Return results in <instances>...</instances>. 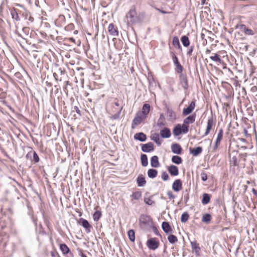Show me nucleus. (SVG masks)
<instances>
[{"label":"nucleus","mask_w":257,"mask_h":257,"mask_svg":"<svg viewBox=\"0 0 257 257\" xmlns=\"http://www.w3.org/2000/svg\"><path fill=\"white\" fill-rule=\"evenodd\" d=\"M157 11H158L159 12H160V13H162V14H167L168 12L164 11V10H161L160 9H156Z\"/></svg>","instance_id":"nucleus-62"},{"label":"nucleus","mask_w":257,"mask_h":257,"mask_svg":"<svg viewBox=\"0 0 257 257\" xmlns=\"http://www.w3.org/2000/svg\"><path fill=\"white\" fill-rule=\"evenodd\" d=\"M79 255H80L81 257H87L86 254L82 252V250H80Z\"/></svg>","instance_id":"nucleus-61"},{"label":"nucleus","mask_w":257,"mask_h":257,"mask_svg":"<svg viewBox=\"0 0 257 257\" xmlns=\"http://www.w3.org/2000/svg\"><path fill=\"white\" fill-rule=\"evenodd\" d=\"M153 232H154V233L156 235L161 236V235L159 233V232L158 229L157 228V227H156L155 226H153Z\"/></svg>","instance_id":"nucleus-57"},{"label":"nucleus","mask_w":257,"mask_h":257,"mask_svg":"<svg viewBox=\"0 0 257 257\" xmlns=\"http://www.w3.org/2000/svg\"><path fill=\"white\" fill-rule=\"evenodd\" d=\"M172 189L175 192H179L182 189V183L180 179H176L172 184Z\"/></svg>","instance_id":"nucleus-12"},{"label":"nucleus","mask_w":257,"mask_h":257,"mask_svg":"<svg viewBox=\"0 0 257 257\" xmlns=\"http://www.w3.org/2000/svg\"><path fill=\"white\" fill-rule=\"evenodd\" d=\"M60 249L64 255H66L70 252L69 248L65 243H62L60 245Z\"/></svg>","instance_id":"nucleus-28"},{"label":"nucleus","mask_w":257,"mask_h":257,"mask_svg":"<svg viewBox=\"0 0 257 257\" xmlns=\"http://www.w3.org/2000/svg\"><path fill=\"white\" fill-rule=\"evenodd\" d=\"M139 222L141 225L143 224L145 226H150L153 224L152 218L147 215L142 214L139 218Z\"/></svg>","instance_id":"nucleus-4"},{"label":"nucleus","mask_w":257,"mask_h":257,"mask_svg":"<svg viewBox=\"0 0 257 257\" xmlns=\"http://www.w3.org/2000/svg\"><path fill=\"white\" fill-rule=\"evenodd\" d=\"M201 177L202 181H205L207 179V175L206 173L202 172L201 173Z\"/></svg>","instance_id":"nucleus-53"},{"label":"nucleus","mask_w":257,"mask_h":257,"mask_svg":"<svg viewBox=\"0 0 257 257\" xmlns=\"http://www.w3.org/2000/svg\"><path fill=\"white\" fill-rule=\"evenodd\" d=\"M189 218V214L187 212H184L181 216V221L182 222H186Z\"/></svg>","instance_id":"nucleus-41"},{"label":"nucleus","mask_w":257,"mask_h":257,"mask_svg":"<svg viewBox=\"0 0 257 257\" xmlns=\"http://www.w3.org/2000/svg\"><path fill=\"white\" fill-rule=\"evenodd\" d=\"M147 247L151 250H155L158 248L159 242L156 240V238H151L147 242Z\"/></svg>","instance_id":"nucleus-5"},{"label":"nucleus","mask_w":257,"mask_h":257,"mask_svg":"<svg viewBox=\"0 0 257 257\" xmlns=\"http://www.w3.org/2000/svg\"><path fill=\"white\" fill-rule=\"evenodd\" d=\"M220 143H217L216 142H215V144L213 147V150L214 151H216V149H217L218 147L219 146V145H220Z\"/></svg>","instance_id":"nucleus-59"},{"label":"nucleus","mask_w":257,"mask_h":257,"mask_svg":"<svg viewBox=\"0 0 257 257\" xmlns=\"http://www.w3.org/2000/svg\"><path fill=\"white\" fill-rule=\"evenodd\" d=\"M170 199H174L175 198V196L173 195V193L171 191H169L167 193Z\"/></svg>","instance_id":"nucleus-54"},{"label":"nucleus","mask_w":257,"mask_h":257,"mask_svg":"<svg viewBox=\"0 0 257 257\" xmlns=\"http://www.w3.org/2000/svg\"><path fill=\"white\" fill-rule=\"evenodd\" d=\"M50 253L52 257H60L56 251H51Z\"/></svg>","instance_id":"nucleus-55"},{"label":"nucleus","mask_w":257,"mask_h":257,"mask_svg":"<svg viewBox=\"0 0 257 257\" xmlns=\"http://www.w3.org/2000/svg\"><path fill=\"white\" fill-rule=\"evenodd\" d=\"M141 160L142 166L146 167L148 164L147 156L146 154H142L141 156Z\"/></svg>","instance_id":"nucleus-35"},{"label":"nucleus","mask_w":257,"mask_h":257,"mask_svg":"<svg viewBox=\"0 0 257 257\" xmlns=\"http://www.w3.org/2000/svg\"><path fill=\"white\" fill-rule=\"evenodd\" d=\"M127 235L130 240L131 241H134L135 240V233L133 229H130L127 232Z\"/></svg>","instance_id":"nucleus-38"},{"label":"nucleus","mask_w":257,"mask_h":257,"mask_svg":"<svg viewBox=\"0 0 257 257\" xmlns=\"http://www.w3.org/2000/svg\"><path fill=\"white\" fill-rule=\"evenodd\" d=\"M74 110H75L78 114H81V111L79 109L78 107L77 106H74Z\"/></svg>","instance_id":"nucleus-58"},{"label":"nucleus","mask_w":257,"mask_h":257,"mask_svg":"<svg viewBox=\"0 0 257 257\" xmlns=\"http://www.w3.org/2000/svg\"><path fill=\"white\" fill-rule=\"evenodd\" d=\"M171 160L173 163L176 164H180L182 162V159L181 157L178 156H173L172 157Z\"/></svg>","instance_id":"nucleus-36"},{"label":"nucleus","mask_w":257,"mask_h":257,"mask_svg":"<svg viewBox=\"0 0 257 257\" xmlns=\"http://www.w3.org/2000/svg\"><path fill=\"white\" fill-rule=\"evenodd\" d=\"M137 183L139 187H143L146 185V181L143 175L140 174L138 176L137 179Z\"/></svg>","instance_id":"nucleus-19"},{"label":"nucleus","mask_w":257,"mask_h":257,"mask_svg":"<svg viewBox=\"0 0 257 257\" xmlns=\"http://www.w3.org/2000/svg\"><path fill=\"white\" fill-rule=\"evenodd\" d=\"M210 200V196L208 194L204 193L203 194V198L201 201L203 205H206L209 203Z\"/></svg>","instance_id":"nucleus-31"},{"label":"nucleus","mask_w":257,"mask_h":257,"mask_svg":"<svg viewBox=\"0 0 257 257\" xmlns=\"http://www.w3.org/2000/svg\"><path fill=\"white\" fill-rule=\"evenodd\" d=\"M172 44L176 48H178L179 49H180V50L182 49V47H181V46L180 45L179 39H178V38L177 37H174L173 38Z\"/></svg>","instance_id":"nucleus-33"},{"label":"nucleus","mask_w":257,"mask_h":257,"mask_svg":"<svg viewBox=\"0 0 257 257\" xmlns=\"http://www.w3.org/2000/svg\"><path fill=\"white\" fill-rule=\"evenodd\" d=\"M151 165L154 168H158L160 166L159 159L157 156H154L151 158Z\"/></svg>","instance_id":"nucleus-24"},{"label":"nucleus","mask_w":257,"mask_h":257,"mask_svg":"<svg viewBox=\"0 0 257 257\" xmlns=\"http://www.w3.org/2000/svg\"><path fill=\"white\" fill-rule=\"evenodd\" d=\"M190 244L192 251L195 252L196 255H200L201 249L199 243L196 240H194L190 241Z\"/></svg>","instance_id":"nucleus-10"},{"label":"nucleus","mask_w":257,"mask_h":257,"mask_svg":"<svg viewBox=\"0 0 257 257\" xmlns=\"http://www.w3.org/2000/svg\"><path fill=\"white\" fill-rule=\"evenodd\" d=\"M230 163L233 166H236L238 165L237 159L236 156H233L230 158Z\"/></svg>","instance_id":"nucleus-48"},{"label":"nucleus","mask_w":257,"mask_h":257,"mask_svg":"<svg viewBox=\"0 0 257 257\" xmlns=\"http://www.w3.org/2000/svg\"><path fill=\"white\" fill-rule=\"evenodd\" d=\"M122 109V106H120L118 110H117V112L116 114L112 115L111 116V118L113 119H116L118 118L120 116V114Z\"/></svg>","instance_id":"nucleus-44"},{"label":"nucleus","mask_w":257,"mask_h":257,"mask_svg":"<svg viewBox=\"0 0 257 257\" xmlns=\"http://www.w3.org/2000/svg\"><path fill=\"white\" fill-rule=\"evenodd\" d=\"M11 13L12 18L14 20H15L17 21H20L19 15L15 10H12Z\"/></svg>","instance_id":"nucleus-43"},{"label":"nucleus","mask_w":257,"mask_h":257,"mask_svg":"<svg viewBox=\"0 0 257 257\" xmlns=\"http://www.w3.org/2000/svg\"><path fill=\"white\" fill-rule=\"evenodd\" d=\"M144 202L149 205H152L155 203V201L152 200L151 198H145Z\"/></svg>","instance_id":"nucleus-46"},{"label":"nucleus","mask_w":257,"mask_h":257,"mask_svg":"<svg viewBox=\"0 0 257 257\" xmlns=\"http://www.w3.org/2000/svg\"><path fill=\"white\" fill-rule=\"evenodd\" d=\"M213 55L210 57V59L216 63L221 64L223 63V60L221 59L220 55L217 53L213 54Z\"/></svg>","instance_id":"nucleus-27"},{"label":"nucleus","mask_w":257,"mask_h":257,"mask_svg":"<svg viewBox=\"0 0 257 257\" xmlns=\"http://www.w3.org/2000/svg\"><path fill=\"white\" fill-rule=\"evenodd\" d=\"M239 29L245 33V35H253L254 34L252 30L247 28L245 25L241 24L239 25Z\"/></svg>","instance_id":"nucleus-20"},{"label":"nucleus","mask_w":257,"mask_h":257,"mask_svg":"<svg viewBox=\"0 0 257 257\" xmlns=\"http://www.w3.org/2000/svg\"><path fill=\"white\" fill-rule=\"evenodd\" d=\"M214 124V122L213 116L209 117L207 120L206 129L204 136H206L210 133V132Z\"/></svg>","instance_id":"nucleus-8"},{"label":"nucleus","mask_w":257,"mask_h":257,"mask_svg":"<svg viewBox=\"0 0 257 257\" xmlns=\"http://www.w3.org/2000/svg\"><path fill=\"white\" fill-rule=\"evenodd\" d=\"M168 113H169V115L171 117H174L175 116V114L174 112L172 110H170L168 111Z\"/></svg>","instance_id":"nucleus-60"},{"label":"nucleus","mask_w":257,"mask_h":257,"mask_svg":"<svg viewBox=\"0 0 257 257\" xmlns=\"http://www.w3.org/2000/svg\"><path fill=\"white\" fill-rule=\"evenodd\" d=\"M142 196V193L140 191H137L136 192H133V194L131 195V197L132 198L131 202L133 203H135V202H134V200H139L141 198Z\"/></svg>","instance_id":"nucleus-21"},{"label":"nucleus","mask_w":257,"mask_h":257,"mask_svg":"<svg viewBox=\"0 0 257 257\" xmlns=\"http://www.w3.org/2000/svg\"><path fill=\"white\" fill-rule=\"evenodd\" d=\"M175 66H176V72L180 74L182 73V71H183V69L182 66L179 63L177 65H175Z\"/></svg>","instance_id":"nucleus-47"},{"label":"nucleus","mask_w":257,"mask_h":257,"mask_svg":"<svg viewBox=\"0 0 257 257\" xmlns=\"http://www.w3.org/2000/svg\"><path fill=\"white\" fill-rule=\"evenodd\" d=\"M223 131L222 128L219 129L218 133L217 134V138L216 139L215 142L217 143H220L221 140L223 137Z\"/></svg>","instance_id":"nucleus-39"},{"label":"nucleus","mask_w":257,"mask_h":257,"mask_svg":"<svg viewBox=\"0 0 257 257\" xmlns=\"http://www.w3.org/2000/svg\"><path fill=\"white\" fill-rule=\"evenodd\" d=\"M195 107V102L194 101H192L187 108H184L183 109V115L184 116H186L190 114L194 109Z\"/></svg>","instance_id":"nucleus-11"},{"label":"nucleus","mask_w":257,"mask_h":257,"mask_svg":"<svg viewBox=\"0 0 257 257\" xmlns=\"http://www.w3.org/2000/svg\"><path fill=\"white\" fill-rule=\"evenodd\" d=\"M161 178L164 181H167L169 179V176L166 172L164 171L162 173Z\"/></svg>","instance_id":"nucleus-49"},{"label":"nucleus","mask_w":257,"mask_h":257,"mask_svg":"<svg viewBox=\"0 0 257 257\" xmlns=\"http://www.w3.org/2000/svg\"><path fill=\"white\" fill-rule=\"evenodd\" d=\"M158 174V171L154 169H150L148 171V177L150 178H155Z\"/></svg>","instance_id":"nucleus-30"},{"label":"nucleus","mask_w":257,"mask_h":257,"mask_svg":"<svg viewBox=\"0 0 257 257\" xmlns=\"http://www.w3.org/2000/svg\"><path fill=\"white\" fill-rule=\"evenodd\" d=\"M101 216V213L99 211H96L94 212L93 215V219L94 221H98Z\"/></svg>","instance_id":"nucleus-42"},{"label":"nucleus","mask_w":257,"mask_h":257,"mask_svg":"<svg viewBox=\"0 0 257 257\" xmlns=\"http://www.w3.org/2000/svg\"><path fill=\"white\" fill-rule=\"evenodd\" d=\"M32 154L33 155V160H32V161L34 162L35 163L39 162L40 159L38 154L35 151H30L27 154L26 157L28 158L29 156H31Z\"/></svg>","instance_id":"nucleus-25"},{"label":"nucleus","mask_w":257,"mask_h":257,"mask_svg":"<svg viewBox=\"0 0 257 257\" xmlns=\"http://www.w3.org/2000/svg\"><path fill=\"white\" fill-rule=\"evenodd\" d=\"M108 31L110 35L112 36H117L118 35V32L116 28L114 27L113 24H110L108 27Z\"/></svg>","instance_id":"nucleus-15"},{"label":"nucleus","mask_w":257,"mask_h":257,"mask_svg":"<svg viewBox=\"0 0 257 257\" xmlns=\"http://www.w3.org/2000/svg\"><path fill=\"white\" fill-rule=\"evenodd\" d=\"M211 219V216L210 214L206 213L204 214L202 218V221L206 224H208Z\"/></svg>","instance_id":"nucleus-34"},{"label":"nucleus","mask_w":257,"mask_h":257,"mask_svg":"<svg viewBox=\"0 0 257 257\" xmlns=\"http://www.w3.org/2000/svg\"><path fill=\"white\" fill-rule=\"evenodd\" d=\"M141 149L143 152L149 153L154 151V145L152 142H149L145 144H141Z\"/></svg>","instance_id":"nucleus-9"},{"label":"nucleus","mask_w":257,"mask_h":257,"mask_svg":"<svg viewBox=\"0 0 257 257\" xmlns=\"http://www.w3.org/2000/svg\"><path fill=\"white\" fill-rule=\"evenodd\" d=\"M172 152L176 154L180 155L182 153V149L178 144H173L171 145Z\"/></svg>","instance_id":"nucleus-13"},{"label":"nucleus","mask_w":257,"mask_h":257,"mask_svg":"<svg viewBox=\"0 0 257 257\" xmlns=\"http://www.w3.org/2000/svg\"><path fill=\"white\" fill-rule=\"evenodd\" d=\"M171 56L172 57L173 63L175 65H176L180 63L177 57L175 55V54L174 53H171Z\"/></svg>","instance_id":"nucleus-45"},{"label":"nucleus","mask_w":257,"mask_h":257,"mask_svg":"<svg viewBox=\"0 0 257 257\" xmlns=\"http://www.w3.org/2000/svg\"><path fill=\"white\" fill-rule=\"evenodd\" d=\"M181 41L183 45L185 47H188L190 45V41L189 38L186 36H183L181 38Z\"/></svg>","instance_id":"nucleus-32"},{"label":"nucleus","mask_w":257,"mask_h":257,"mask_svg":"<svg viewBox=\"0 0 257 257\" xmlns=\"http://www.w3.org/2000/svg\"><path fill=\"white\" fill-rule=\"evenodd\" d=\"M79 222L81 224V225L84 228H85L87 232H89L90 231V228L91 226L87 220L81 218L79 219Z\"/></svg>","instance_id":"nucleus-14"},{"label":"nucleus","mask_w":257,"mask_h":257,"mask_svg":"<svg viewBox=\"0 0 257 257\" xmlns=\"http://www.w3.org/2000/svg\"><path fill=\"white\" fill-rule=\"evenodd\" d=\"M151 140L154 141L159 146L162 144V140L160 138L159 135L157 133H154L151 136Z\"/></svg>","instance_id":"nucleus-26"},{"label":"nucleus","mask_w":257,"mask_h":257,"mask_svg":"<svg viewBox=\"0 0 257 257\" xmlns=\"http://www.w3.org/2000/svg\"><path fill=\"white\" fill-rule=\"evenodd\" d=\"M194 46H191L188 50L187 52V55L190 56L192 55V52L193 51Z\"/></svg>","instance_id":"nucleus-52"},{"label":"nucleus","mask_w":257,"mask_h":257,"mask_svg":"<svg viewBox=\"0 0 257 257\" xmlns=\"http://www.w3.org/2000/svg\"><path fill=\"white\" fill-rule=\"evenodd\" d=\"M162 227L164 231L166 233H171L172 232L171 227L168 222H163Z\"/></svg>","instance_id":"nucleus-18"},{"label":"nucleus","mask_w":257,"mask_h":257,"mask_svg":"<svg viewBox=\"0 0 257 257\" xmlns=\"http://www.w3.org/2000/svg\"><path fill=\"white\" fill-rule=\"evenodd\" d=\"M164 117L163 114H161L160 116V118L158 120V122H157V125L159 127H161L165 125V124L164 123Z\"/></svg>","instance_id":"nucleus-40"},{"label":"nucleus","mask_w":257,"mask_h":257,"mask_svg":"<svg viewBox=\"0 0 257 257\" xmlns=\"http://www.w3.org/2000/svg\"><path fill=\"white\" fill-rule=\"evenodd\" d=\"M66 255H67V257H73V253L70 251L68 254H67Z\"/></svg>","instance_id":"nucleus-64"},{"label":"nucleus","mask_w":257,"mask_h":257,"mask_svg":"<svg viewBox=\"0 0 257 257\" xmlns=\"http://www.w3.org/2000/svg\"><path fill=\"white\" fill-rule=\"evenodd\" d=\"M122 42L120 40H118V42L114 43V46L116 49L120 50L122 48Z\"/></svg>","instance_id":"nucleus-50"},{"label":"nucleus","mask_w":257,"mask_h":257,"mask_svg":"<svg viewBox=\"0 0 257 257\" xmlns=\"http://www.w3.org/2000/svg\"><path fill=\"white\" fill-rule=\"evenodd\" d=\"M179 82L182 85V87L186 90L188 88L189 85L188 82V79L186 74L181 73L179 75Z\"/></svg>","instance_id":"nucleus-6"},{"label":"nucleus","mask_w":257,"mask_h":257,"mask_svg":"<svg viewBox=\"0 0 257 257\" xmlns=\"http://www.w3.org/2000/svg\"><path fill=\"white\" fill-rule=\"evenodd\" d=\"M252 192L254 195H257V190H255L254 188L252 189Z\"/></svg>","instance_id":"nucleus-63"},{"label":"nucleus","mask_w":257,"mask_h":257,"mask_svg":"<svg viewBox=\"0 0 257 257\" xmlns=\"http://www.w3.org/2000/svg\"><path fill=\"white\" fill-rule=\"evenodd\" d=\"M168 240L171 244H174L178 241L177 237L173 234L169 235L168 236Z\"/></svg>","instance_id":"nucleus-37"},{"label":"nucleus","mask_w":257,"mask_h":257,"mask_svg":"<svg viewBox=\"0 0 257 257\" xmlns=\"http://www.w3.org/2000/svg\"><path fill=\"white\" fill-rule=\"evenodd\" d=\"M134 137L135 140H138L142 142H145L147 140V136L143 133H136Z\"/></svg>","instance_id":"nucleus-17"},{"label":"nucleus","mask_w":257,"mask_h":257,"mask_svg":"<svg viewBox=\"0 0 257 257\" xmlns=\"http://www.w3.org/2000/svg\"><path fill=\"white\" fill-rule=\"evenodd\" d=\"M56 71V73L58 74V75H63L65 74L64 69H62L61 68H58V69Z\"/></svg>","instance_id":"nucleus-51"},{"label":"nucleus","mask_w":257,"mask_h":257,"mask_svg":"<svg viewBox=\"0 0 257 257\" xmlns=\"http://www.w3.org/2000/svg\"><path fill=\"white\" fill-rule=\"evenodd\" d=\"M150 110V105L148 103H145L144 104L142 107V111H139V112L144 114L145 116L147 117L148 113H149Z\"/></svg>","instance_id":"nucleus-23"},{"label":"nucleus","mask_w":257,"mask_h":257,"mask_svg":"<svg viewBox=\"0 0 257 257\" xmlns=\"http://www.w3.org/2000/svg\"><path fill=\"white\" fill-rule=\"evenodd\" d=\"M168 172L172 176H177L179 174V170L177 166L171 165L168 168Z\"/></svg>","instance_id":"nucleus-22"},{"label":"nucleus","mask_w":257,"mask_h":257,"mask_svg":"<svg viewBox=\"0 0 257 257\" xmlns=\"http://www.w3.org/2000/svg\"><path fill=\"white\" fill-rule=\"evenodd\" d=\"M147 117L145 116L144 114H142L139 111L137 112L136 114L135 117L133 120L132 123V128H135L137 126L140 124L142 122H143Z\"/></svg>","instance_id":"nucleus-2"},{"label":"nucleus","mask_w":257,"mask_h":257,"mask_svg":"<svg viewBox=\"0 0 257 257\" xmlns=\"http://www.w3.org/2000/svg\"><path fill=\"white\" fill-rule=\"evenodd\" d=\"M202 152V148L201 147H198L195 148H194L193 150H192L190 152L191 154L193 156H197L200 154H201Z\"/></svg>","instance_id":"nucleus-29"},{"label":"nucleus","mask_w":257,"mask_h":257,"mask_svg":"<svg viewBox=\"0 0 257 257\" xmlns=\"http://www.w3.org/2000/svg\"><path fill=\"white\" fill-rule=\"evenodd\" d=\"M53 76L55 79L56 81H58V80H60V81H61V78H59V75H58V74L56 72H54L53 73Z\"/></svg>","instance_id":"nucleus-56"},{"label":"nucleus","mask_w":257,"mask_h":257,"mask_svg":"<svg viewBox=\"0 0 257 257\" xmlns=\"http://www.w3.org/2000/svg\"><path fill=\"white\" fill-rule=\"evenodd\" d=\"M189 129L187 127L183 126V124H178L175 125L173 130V134L175 136H178L182 133L186 134L188 132Z\"/></svg>","instance_id":"nucleus-3"},{"label":"nucleus","mask_w":257,"mask_h":257,"mask_svg":"<svg viewBox=\"0 0 257 257\" xmlns=\"http://www.w3.org/2000/svg\"><path fill=\"white\" fill-rule=\"evenodd\" d=\"M125 22L128 26H132L142 22L140 15L137 13L135 6H132L125 17Z\"/></svg>","instance_id":"nucleus-1"},{"label":"nucleus","mask_w":257,"mask_h":257,"mask_svg":"<svg viewBox=\"0 0 257 257\" xmlns=\"http://www.w3.org/2000/svg\"><path fill=\"white\" fill-rule=\"evenodd\" d=\"M196 118V114H193L192 115H190L187 117L186 118H185L183 120V125L185 126V127H187V128H188L189 124L193 123L195 121Z\"/></svg>","instance_id":"nucleus-7"},{"label":"nucleus","mask_w":257,"mask_h":257,"mask_svg":"<svg viewBox=\"0 0 257 257\" xmlns=\"http://www.w3.org/2000/svg\"><path fill=\"white\" fill-rule=\"evenodd\" d=\"M171 135V131L168 127H165L160 131V136L163 138H169Z\"/></svg>","instance_id":"nucleus-16"}]
</instances>
